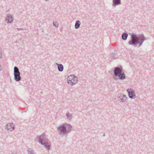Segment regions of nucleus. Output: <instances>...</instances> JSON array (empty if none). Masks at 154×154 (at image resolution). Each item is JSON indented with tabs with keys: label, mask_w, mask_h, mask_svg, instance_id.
Returning a JSON list of instances; mask_svg holds the SVG:
<instances>
[{
	"label": "nucleus",
	"mask_w": 154,
	"mask_h": 154,
	"mask_svg": "<svg viewBox=\"0 0 154 154\" xmlns=\"http://www.w3.org/2000/svg\"><path fill=\"white\" fill-rule=\"evenodd\" d=\"M72 126L69 124L64 123L57 128L59 134L60 135H67L71 131Z\"/></svg>",
	"instance_id": "nucleus-1"
},
{
	"label": "nucleus",
	"mask_w": 154,
	"mask_h": 154,
	"mask_svg": "<svg viewBox=\"0 0 154 154\" xmlns=\"http://www.w3.org/2000/svg\"><path fill=\"white\" fill-rule=\"evenodd\" d=\"M114 75L118 77H126L125 73L123 72V69L121 66H117L114 68Z\"/></svg>",
	"instance_id": "nucleus-2"
},
{
	"label": "nucleus",
	"mask_w": 154,
	"mask_h": 154,
	"mask_svg": "<svg viewBox=\"0 0 154 154\" xmlns=\"http://www.w3.org/2000/svg\"><path fill=\"white\" fill-rule=\"evenodd\" d=\"M131 40H130L128 42V44L131 45H134L136 47L137 44H139V46H141L143 42H140L138 40H134V38L137 37L136 34L132 33L131 35Z\"/></svg>",
	"instance_id": "nucleus-3"
},
{
	"label": "nucleus",
	"mask_w": 154,
	"mask_h": 154,
	"mask_svg": "<svg viewBox=\"0 0 154 154\" xmlns=\"http://www.w3.org/2000/svg\"><path fill=\"white\" fill-rule=\"evenodd\" d=\"M127 98V97L125 95L122 93H119L116 96L115 100L116 102H122L124 103L125 102Z\"/></svg>",
	"instance_id": "nucleus-4"
},
{
	"label": "nucleus",
	"mask_w": 154,
	"mask_h": 154,
	"mask_svg": "<svg viewBox=\"0 0 154 154\" xmlns=\"http://www.w3.org/2000/svg\"><path fill=\"white\" fill-rule=\"evenodd\" d=\"M78 81V78H67V81L70 85H73L75 84Z\"/></svg>",
	"instance_id": "nucleus-5"
},
{
	"label": "nucleus",
	"mask_w": 154,
	"mask_h": 154,
	"mask_svg": "<svg viewBox=\"0 0 154 154\" xmlns=\"http://www.w3.org/2000/svg\"><path fill=\"white\" fill-rule=\"evenodd\" d=\"M128 96L130 98L132 99L135 98L136 95H135V91L132 88L128 89L127 90Z\"/></svg>",
	"instance_id": "nucleus-6"
},
{
	"label": "nucleus",
	"mask_w": 154,
	"mask_h": 154,
	"mask_svg": "<svg viewBox=\"0 0 154 154\" xmlns=\"http://www.w3.org/2000/svg\"><path fill=\"white\" fill-rule=\"evenodd\" d=\"M136 36L137 37L134 38V40H138L140 42H144L146 40L145 37L143 34H141L138 36L136 35Z\"/></svg>",
	"instance_id": "nucleus-7"
},
{
	"label": "nucleus",
	"mask_w": 154,
	"mask_h": 154,
	"mask_svg": "<svg viewBox=\"0 0 154 154\" xmlns=\"http://www.w3.org/2000/svg\"><path fill=\"white\" fill-rule=\"evenodd\" d=\"M41 140H39L38 142L44 146L47 149H49V148L51 146L50 143L48 141H44V142H43Z\"/></svg>",
	"instance_id": "nucleus-8"
},
{
	"label": "nucleus",
	"mask_w": 154,
	"mask_h": 154,
	"mask_svg": "<svg viewBox=\"0 0 154 154\" xmlns=\"http://www.w3.org/2000/svg\"><path fill=\"white\" fill-rule=\"evenodd\" d=\"M5 127L8 130L11 131H13L15 129V125L13 123H9L6 125Z\"/></svg>",
	"instance_id": "nucleus-9"
},
{
	"label": "nucleus",
	"mask_w": 154,
	"mask_h": 154,
	"mask_svg": "<svg viewBox=\"0 0 154 154\" xmlns=\"http://www.w3.org/2000/svg\"><path fill=\"white\" fill-rule=\"evenodd\" d=\"M14 77H21L20 72L18 68L16 66L14 68Z\"/></svg>",
	"instance_id": "nucleus-10"
},
{
	"label": "nucleus",
	"mask_w": 154,
	"mask_h": 154,
	"mask_svg": "<svg viewBox=\"0 0 154 154\" xmlns=\"http://www.w3.org/2000/svg\"><path fill=\"white\" fill-rule=\"evenodd\" d=\"M5 22L7 23H10L13 21V17L11 15H7Z\"/></svg>",
	"instance_id": "nucleus-11"
},
{
	"label": "nucleus",
	"mask_w": 154,
	"mask_h": 154,
	"mask_svg": "<svg viewBox=\"0 0 154 154\" xmlns=\"http://www.w3.org/2000/svg\"><path fill=\"white\" fill-rule=\"evenodd\" d=\"M43 137V139L42 141H47L48 139L46 138V137L45 134L43 133L40 136H38L37 137L38 138L39 140H41V137Z\"/></svg>",
	"instance_id": "nucleus-12"
},
{
	"label": "nucleus",
	"mask_w": 154,
	"mask_h": 154,
	"mask_svg": "<svg viewBox=\"0 0 154 154\" xmlns=\"http://www.w3.org/2000/svg\"><path fill=\"white\" fill-rule=\"evenodd\" d=\"M121 0H113L112 6H116L117 5L121 4Z\"/></svg>",
	"instance_id": "nucleus-13"
},
{
	"label": "nucleus",
	"mask_w": 154,
	"mask_h": 154,
	"mask_svg": "<svg viewBox=\"0 0 154 154\" xmlns=\"http://www.w3.org/2000/svg\"><path fill=\"white\" fill-rule=\"evenodd\" d=\"M56 64L57 66L58 69L59 71L60 72H62L63 70V66L62 64L57 63H56Z\"/></svg>",
	"instance_id": "nucleus-14"
},
{
	"label": "nucleus",
	"mask_w": 154,
	"mask_h": 154,
	"mask_svg": "<svg viewBox=\"0 0 154 154\" xmlns=\"http://www.w3.org/2000/svg\"><path fill=\"white\" fill-rule=\"evenodd\" d=\"M128 36V34L127 33L124 32L122 35V39L124 40H125L127 39Z\"/></svg>",
	"instance_id": "nucleus-15"
},
{
	"label": "nucleus",
	"mask_w": 154,
	"mask_h": 154,
	"mask_svg": "<svg viewBox=\"0 0 154 154\" xmlns=\"http://www.w3.org/2000/svg\"><path fill=\"white\" fill-rule=\"evenodd\" d=\"M81 24V22L79 20H77L75 22V29L79 28Z\"/></svg>",
	"instance_id": "nucleus-16"
},
{
	"label": "nucleus",
	"mask_w": 154,
	"mask_h": 154,
	"mask_svg": "<svg viewBox=\"0 0 154 154\" xmlns=\"http://www.w3.org/2000/svg\"><path fill=\"white\" fill-rule=\"evenodd\" d=\"M66 116L67 118L69 120H71L72 119V114H70L69 112L66 113Z\"/></svg>",
	"instance_id": "nucleus-17"
},
{
	"label": "nucleus",
	"mask_w": 154,
	"mask_h": 154,
	"mask_svg": "<svg viewBox=\"0 0 154 154\" xmlns=\"http://www.w3.org/2000/svg\"><path fill=\"white\" fill-rule=\"evenodd\" d=\"M27 152L28 154H34V150L32 148H28Z\"/></svg>",
	"instance_id": "nucleus-18"
},
{
	"label": "nucleus",
	"mask_w": 154,
	"mask_h": 154,
	"mask_svg": "<svg viewBox=\"0 0 154 154\" xmlns=\"http://www.w3.org/2000/svg\"><path fill=\"white\" fill-rule=\"evenodd\" d=\"M113 79L116 80V82H120L118 81H117L118 80H121L125 79L126 78H112Z\"/></svg>",
	"instance_id": "nucleus-19"
},
{
	"label": "nucleus",
	"mask_w": 154,
	"mask_h": 154,
	"mask_svg": "<svg viewBox=\"0 0 154 154\" xmlns=\"http://www.w3.org/2000/svg\"><path fill=\"white\" fill-rule=\"evenodd\" d=\"M53 25L56 27H58L59 24L57 22H53Z\"/></svg>",
	"instance_id": "nucleus-20"
},
{
	"label": "nucleus",
	"mask_w": 154,
	"mask_h": 154,
	"mask_svg": "<svg viewBox=\"0 0 154 154\" xmlns=\"http://www.w3.org/2000/svg\"><path fill=\"white\" fill-rule=\"evenodd\" d=\"M110 57L113 58V59H115L116 58V55L114 53H112L110 55Z\"/></svg>",
	"instance_id": "nucleus-21"
},
{
	"label": "nucleus",
	"mask_w": 154,
	"mask_h": 154,
	"mask_svg": "<svg viewBox=\"0 0 154 154\" xmlns=\"http://www.w3.org/2000/svg\"><path fill=\"white\" fill-rule=\"evenodd\" d=\"M21 78H14L15 80L16 81H20Z\"/></svg>",
	"instance_id": "nucleus-22"
},
{
	"label": "nucleus",
	"mask_w": 154,
	"mask_h": 154,
	"mask_svg": "<svg viewBox=\"0 0 154 154\" xmlns=\"http://www.w3.org/2000/svg\"><path fill=\"white\" fill-rule=\"evenodd\" d=\"M2 57V49H0V58Z\"/></svg>",
	"instance_id": "nucleus-23"
},
{
	"label": "nucleus",
	"mask_w": 154,
	"mask_h": 154,
	"mask_svg": "<svg viewBox=\"0 0 154 154\" xmlns=\"http://www.w3.org/2000/svg\"><path fill=\"white\" fill-rule=\"evenodd\" d=\"M67 77H76L75 75H71L68 76Z\"/></svg>",
	"instance_id": "nucleus-24"
},
{
	"label": "nucleus",
	"mask_w": 154,
	"mask_h": 154,
	"mask_svg": "<svg viewBox=\"0 0 154 154\" xmlns=\"http://www.w3.org/2000/svg\"><path fill=\"white\" fill-rule=\"evenodd\" d=\"M17 29L18 30H23V28H17Z\"/></svg>",
	"instance_id": "nucleus-25"
},
{
	"label": "nucleus",
	"mask_w": 154,
	"mask_h": 154,
	"mask_svg": "<svg viewBox=\"0 0 154 154\" xmlns=\"http://www.w3.org/2000/svg\"><path fill=\"white\" fill-rule=\"evenodd\" d=\"M2 69V67L1 65H0V71H1Z\"/></svg>",
	"instance_id": "nucleus-26"
},
{
	"label": "nucleus",
	"mask_w": 154,
	"mask_h": 154,
	"mask_svg": "<svg viewBox=\"0 0 154 154\" xmlns=\"http://www.w3.org/2000/svg\"><path fill=\"white\" fill-rule=\"evenodd\" d=\"M41 140H41V141H42V139H43V137H41Z\"/></svg>",
	"instance_id": "nucleus-27"
},
{
	"label": "nucleus",
	"mask_w": 154,
	"mask_h": 154,
	"mask_svg": "<svg viewBox=\"0 0 154 154\" xmlns=\"http://www.w3.org/2000/svg\"><path fill=\"white\" fill-rule=\"evenodd\" d=\"M12 154H17V153H16V152H14V153H13H13H12Z\"/></svg>",
	"instance_id": "nucleus-28"
},
{
	"label": "nucleus",
	"mask_w": 154,
	"mask_h": 154,
	"mask_svg": "<svg viewBox=\"0 0 154 154\" xmlns=\"http://www.w3.org/2000/svg\"><path fill=\"white\" fill-rule=\"evenodd\" d=\"M45 1L46 2H47L48 1V0H45Z\"/></svg>",
	"instance_id": "nucleus-29"
},
{
	"label": "nucleus",
	"mask_w": 154,
	"mask_h": 154,
	"mask_svg": "<svg viewBox=\"0 0 154 154\" xmlns=\"http://www.w3.org/2000/svg\"><path fill=\"white\" fill-rule=\"evenodd\" d=\"M10 81H11V79H10Z\"/></svg>",
	"instance_id": "nucleus-30"
},
{
	"label": "nucleus",
	"mask_w": 154,
	"mask_h": 154,
	"mask_svg": "<svg viewBox=\"0 0 154 154\" xmlns=\"http://www.w3.org/2000/svg\"><path fill=\"white\" fill-rule=\"evenodd\" d=\"M113 77H115L114 76V75H113Z\"/></svg>",
	"instance_id": "nucleus-31"
},
{
	"label": "nucleus",
	"mask_w": 154,
	"mask_h": 154,
	"mask_svg": "<svg viewBox=\"0 0 154 154\" xmlns=\"http://www.w3.org/2000/svg\"><path fill=\"white\" fill-rule=\"evenodd\" d=\"M0 49H1V48L0 47Z\"/></svg>",
	"instance_id": "nucleus-32"
}]
</instances>
